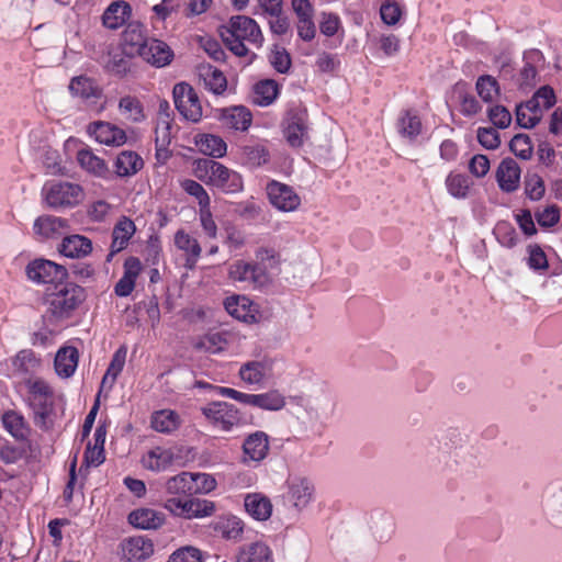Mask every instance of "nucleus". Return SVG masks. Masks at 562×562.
Returning <instances> with one entry per match:
<instances>
[{"label":"nucleus","instance_id":"0e129e2a","mask_svg":"<svg viewBox=\"0 0 562 562\" xmlns=\"http://www.w3.org/2000/svg\"><path fill=\"white\" fill-rule=\"evenodd\" d=\"M476 138L486 149H496L501 145L499 133L494 127H479Z\"/></svg>","mask_w":562,"mask_h":562},{"label":"nucleus","instance_id":"6e6d98bb","mask_svg":"<svg viewBox=\"0 0 562 562\" xmlns=\"http://www.w3.org/2000/svg\"><path fill=\"white\" fill-rule=\"evenodd\" d=\"M245 164L250 167H260L268 162L269 153L261 145L245 146L243 148Z\"/></svg>","mask_w":562,"mask_h":562},{"label":"nucleus","instance_id":"603ef678","mask_svg":"<svg viewBox=\"0 0 562 562\" xmlns=\"http://www.w3.org/2000/svg\"><path fill=\"white\" fill-rule=\"evenodd\" d=\"M226 340L220 333H210L200 337L194 342V348L200 351L216 353L224 349Z\"/></svg>","mask_w":562,"mask_h":562},{"label":"nucleus","instance_id":"69168bd1","mask_svg":"<svg viewBox=\"0 0 562 562\" xmlns=\"http://www.w3.org/2000/svg\"><path fill=\"white\" fill-rule=\"evenodd\" d=\"M200 45L215 61H223L225 59V52L216 40L209 36L201 37Z\"/></svg>","mask_w":562,"mask_h":562},{"label":"nucleus","instance_id":"a878e982","mask_svg":"<svg viewBox=\"0 0 562 562\" xmlns=\"http://www.w3.org/2000/svg\"><path fill=\"white\" fill-rule=\"evenodd\" d=\"M128 522L138 529H157L165 522V516L151 508H137L130 513Z\"/></svg>","mask_w":562,"mask_h":562},{"label":"nucleus","instance_id":"4468645a","mask_svg":"<svg viewBox=\"0 0 562 562\" xmlns=\"http://www.w3.org/2000/svg\"><path fill=\"white\" fill-rule=\"evenodd\" d=\"M149 40L144 25L138 21H132L122 33L121 44L127 56H138Z\"/></svg>","mask_w":562,"mask_h":562},{"label":"nucleus","instance_id":"0eeeda50","mask_svg":"<svg viewBox=\"0 0 562 562\" xmlns=\"http://www.w3.org/2000/svg\"><path fill=\"white\" fill-rule=\"evenodd\" d=\"M266 193L269 203L278 211L283 213L295 212L301 206V198L293 187L271 180L266 186Z\"/></svg>","mask_w":562,"mask_h":562},{"label":"nucleus","instance_id":"393cba45","mask_svg":"<svg viewBox=\"0 0 562 562\" xmlns=\"http://www.w3.org/2000/svg\"><path fill=\"white\" fill-rule=\"evenodd\" d=\"M246 512L256 520L265 521L272 514V504L269 497L261 493H250L245 496Z\"/></svg>","mask_w":562,"mask_h":562},{"label":"nucleus","instance_id":"09e8293b","mask_svg":"<svg viewBox=\"0 0 562 562\" xmlns=\"http://www.w3.org/2000/svg\"><path fill=\"white\" fill-rule=\"evenodd\" d=\"M4 428L16 439H24L29 429L23 416L15 411H8L2 416Z\"/></svg>","mask_w":562,"mask_h":562},{"label":"nucleus","instance_id":"774afa93","mask_svg":"<svg viewBox=\"0 0 562 562\" xmlns=\"http://www.w3.org/2000/svg\"><path fill=\"white\" fill-rule=\"evenodd\" d=\"M168 562H201V552L193 547H184L173 552Z\"/></svg>","mask_w":562,"mask_h":562},{"label":"nucleus","instance_id":"a211bd4d","mask_svg":"<svg viewBox=\"0 0 562 562\" xmlns=\"http://www.w3.org/2000/svg\"><path fill=\"white\" fill-rule=\"evenodd\" d=\"M121 555L128 562H139L149 558L154 552L150 540L144 537H131L124 539L121 544Z\"/></svg>","mask_w":562,"mask_h":562},{"label":"nucleus","instance_id":"7c9ffc66","mask_svg":"<svg viewBox=\"0 0 562 562\" xmlns=\"http://www.w3.org/2000/svg\"><path fill=\"white\" fill-rule=\"evenodd\" d=\"M176 460V456L171 449L156 447L143 457V464L151 471H165L169 469Z\"/></svg>","mask_w":562,"mask_h":562},{"label":"nucleus","instance_id":"37998d69","mask_svg":"<svg viewBox=\"0 0 562 562\" xmlns=\"http://www.w3.org/2000/svg\"><path fill=\"white\" fill-rule=\"evenodd\" d=\"M562 209L557 204L541 205L535 209L533 217L543 229H550L559 224Z\"/></svg>","mask_w":562,"mask_h":562},{"label":"nucleus","instance_id":"1a4fd4ad","mask_svg":"<svg viewBox=\"0 0 562 562\" xmlns=\"http://www.w3.org/2000/svg\"><path fill=\"white\" fill-rule=\"evenodd\" d=\"M203 415L215 427L223 431H229L240 424L239 411L226 402H213L202 408Z\"/></svg>","mask_w":562,"mask_h":562},{"label":"nucleus","instance_id":"473e14b6","mask_svg":"<svg viewBox=\"0 0 562 562\" xmlns=\"http://www.w3.org/2000/svg\"><path fill=\"white\" fill-rule=\"evenodd\" d=\"M78 350L75 347H63L60 348L55 357V370L61 378H69L74 374L78 366Z\"/></svg>","mask_w":562,"mask_h":562},{"label":"nucleus","instance_id":"338daca9","mask_svg":"<svg viewBox=\"0 0 562 562\" xmlns=\"http://www.w3.org/2000/svg\"><path fill=\"white\" fill-rule=\"evenodd\" d=\"M112 210V205L104 201L98 200L92 202L88 207V216L93 222H102L106 218Z\"/></svg>","mask_w":562,"mask_h":562},{"label":"nucleus","instance_id":"e433bc0d","mask_svg":"<svg viewBox=\"0 0 562 562\" xmlns=\"http://www.w3.org/2000/svg\"><path fill=\"white\" fill-rule=\"evenodd\" d=\"M144 166L143 159L135 151L124 150L116 157L114 167L119 177H130L138 172Z\"/></svg>","mask_w":562,"mask_h":562},{"label":"nucleus","instance_id":"e2e57ef3","mask_svg":"<svg viewBox=\"0 0 562 562\" xmlns=\"http://www.w3.org/2000/svg\"><path fill=\"white\" fill-rule=\"evenodd\" d=\"M494 234L504 246L512 247L517 241L515 228L506 221H502L496 224Z\"/></svg>","mask_w":562,"mask_h":562},{"label":"nucleus","instance_id":"f3484780","mask_svg":"<svg viewBox=\"0 0 562 562\" xmlns=\"http://www.w3.org/2000/svg\"><path fill=\"white\" fill-rule=\"evenodd\" d=\"M272 368L273 360L265 356L244 363L239 369V376L248 384H259L270 375Z\"/></svg>","mask_w":562,"mask_h":562},{"label":"nucleus","instance_id":"c85d7f7f","mask_svg":"<svg viewBox=\"0 0 562 562\" xmlns=\"http://www.w3.org/2000/svg\"><path fill=\"white\" fill-rule=\"evenodd\" d=\"M225 310L233 317L245 323H255L257 317L256 310L252 308V303L246 296H231L225 300Z\"/></svg>","mask_w":562,"mask_h":562},{"label":"nucleus","instance_id":"423d86ee","mask_svg":"<svg viewBox=\"0 0 562 562\" xmlns=\"http://www.w3.org/2000/svg\"><path fill=\"white\" fill-rule=\"evenodd\" d=\"M285 485L286 492L283 499L296 512H302L313 502L315 485L310 477L292 474L286 479Z\"/></svg>","mask_w":562,"mask_h":562},{"label":"nucleus","instance_id":"4be33fe9","mask_svg":"<svg viewBox=\"0 0 562 562\" xmlns=\"http://www.w3.org/2000/svg\"><path fill=\"white\" fill-rule=\"evenodd\" d=\"M29 387L32 405L35 408V413L45 418L48 413V400L52 396V390L49 385L41 379H29L26 381Z\"/></svg>","mask_w":562,"mask_h":562},{"label":"nucleus","instance_id":"72a5a7b5","mask_svg":"<svg viewBox=\"0 0 562 562\" xmlns=\"http://www.w3.org/2000/svg\"><path fill=\"white\" fill-rule=\"evenodd\" d=\"M222 121L227 127L244 132L249 128L252 115L245 106H232L223 111Z\"/></svg>","mask_w":562,"mask_h":562},{"label":"nucleus","instance_id":"6e6552de","mask_svg":"<svg viewBox=\"0 0 562 562\" xmlns=\"http://www.w3.org/2000/svg\"><path fill=\"white\" fill-rule=\"evenodd\" d=\"M173 101L178 112L188 121L199 122L203 115L202 105L194 89L187 82L173 87Z\"/></svg>","mask_w":562,"mask_h":562},{"label":"nucleus","instance_id":"58836bf2","mask_svg":"<svg viewBox=\"0 0 562 562\" xmlns=\"http://www.w3.org/2000/svg\"><path fill=\"white\" fill-rule=\"evenodd\" d=\"M119 111L128 122L139 123L146 117L144 106L138 98L134 95H124L119 101Z\"/></svg>","mask_w":562,"mask_h":562},{"label":"nucleus","instance_id":"412c9836","mask_svg":"<svg viewBox=\"0 0 562 562\" xmlns=\"http://www.w3.org/2000/svg\"><path fill=\"white\" fill-rule=\"evenodd\" d=\"M243 452L245 459L260 462L268 456L269 437L263 431H255L250 434L243 443Z\"/></svg>","mask_w":562,"mask_h":562},{"label":"nucleus","instance_id":"b1692460","mask_svg":"<svg viewBox=\"0 0 562 562\" xmlns=\"http://www.w3.org/2000/svg\"><path fill=\"white\" fill-rule=\"evenodd\" d=\"M140 261L136 257H130L124 262V273L117 281L114 292L117 296H127L135 288V281L140 272Z\"/></svg>","mask_w":562,"mask_h":562},{"label":"nucleus","instance_id":"f03ea898","mask_svg":"<svg viewBox=\"0 0 562 562\" xmlns=\"http://www.w3.org/2000/svg\"><path fill=\"white\" fill-rule=\"evenodd\" d=\"M195 173L199 179L225 192L235 193L243 189L240 175L213 159L206 158L199 160L196 162Z\"/></svg>","mask_w":562,"mask_h":562},{"label":"nucleus","instance_id":"f257e3e1","mask_svg":"<svg viewBox=\"0 0 562 562\" xmlns=\"http://www.w3.org/2000/svg\"><path fill=\"white\" fill-rule=\"evenodd\" d=\"M222 37L229 50L240 57L248 54L245 41L256 47H260L263 42L259 25L254 19L246 15L231 18L229 27L222 32Z\"/></svg>","mask_w":562,"mask_h":562},{"label":"nucleus","instance_id":"8fccbe9b","mask_svg":"<svg viewBox=\"0 0 562 562\" xmlns=\"http://www.w3.org/2000/svg\"><path fill=\"white\" fill-rule=\"evenodd\" d=\"M398 133L408 139L416 138L422 133V122L418 115L405 112L397 122Z\"/></svg>","mask_w":562,"mask_h":562},{"label":"nucleus","instance_id":"c756f323","mask_svg":"<svg viewBox=\"0 0 562 562\" xmlns=\"http://www.w3.org/2000/svg\"><path fill=\"white\" fill-rule=\"evenodd\" d=\"M77 161L83 170L98 178H105L110 171L105 160L89 148L77 153Z\"/></svg>","mask_w":562,"mask_h":562},{"label":"nucleus","instance_id":"5fc2aeb1","mask_svg":"<svg viewBox=\"0 0 562 562\" xmlns=\"http://www.w3.org/2000/svg\"><path fill=\"white\" fill-rule=\"evenodd\" d=\"M446 186L452 196L457 199H464L468 196L470 184L467 176L450 173L447 177Z\"/></svg>","mask_w":562,"mask_h":562},{"label":"nucleus","instance_id":"3c124183","mask_svg":"<svg viewBox=\"0 0 562 562\" xmlns=\"http://www.w3.org/2000/svg\"><path fill=\"white\" fill-rule=\"evenodd\" d=\"M127 57L124 50L109 53L106 59L103 61L105 70L117 77L126 75L130 69Z\"/></svg>","mask_w":562,"mask_h":562},{"label":"nucleus","instance_id":"aec40b11","mask_svg":"<svg viewBox=\"0 0 562 562\" xmlns=\"http://www.w3.org/2000/svg\"><path fill=\"white\" fill-rule=\"evenodd\" d=\"M138 56L155 67H164L171 63L173 53L165 42L150 38Z\"/></svg>","mask_w":562,"mask_h":562},{"label":"nucleus","instance_id":"bb28decb","mask_svg":"<svg viewBox=\"0 0 562 562\" xmlns=\"http://www.w3.org/2000/svg\"><path fill=\"white\" fill-rule=\"evenodd\" d=\"M135 233V224L124 217L113 228L112 232V243L110 248V254L108 255L106 260L111 261L114 255L122 251L130 240V238Z\"/></svg>","mask_w":562,"mask_h":562},{"label":"nucleus","instance_id":"20e7f679","mask_svg":"<svg viewBox=\"0 0 562 562\" xmlns=\"http://www.w3.org/2000/svg\"><path fill=\"white\" fill-rule=\"evenodd\" d=\"M85 299L83 288L67 283L46 296L47 314L55 319L68 318Z\"/></svg>","mask_w":562,"mask_h":562},{"label":"nucleus","instance_id":"4c0bfd02","mask_svg":"<svg viewBox=\"0 0 562 562\" xmlns=\"http://www.w3.org/2000/svg\"><path fill=\"white\" fill-rule=\"evenodd\" d=\"M13 373L16 375H27L37 371L41 367V360L29 349L19 351L12 359Z\"/></svg>","mask_w":562,"mask_h":562},{"label":"nucleus","instance_id":"39448f33","mask_svg":"<svg viewBox=\"0 0 562 562\" xmlns=\"http://www.w3.org/2000/svg\"><path fill=\"white\" fill-rule=\"evenodd\" d=\"M164 507L184 519L210 517L216 510L214 502L201 498L168 497Z\"/></svg>","mask_w":562,"mask_h":562},{"label":"nucleus","instance_id":"2f4dec72","mask_svg":"<svg viewBox=\"0 0 562 562\" xmlns=\"http://www.w3.org/2000/svg\"><path fill=\"white\" fill-rule=\"evenodd\" d=\"M199 77L207 90L214 94H222L227 88V80L224 74L210 64H201L198 68Z\"/></svg>","mask_w":562,"mask_h":562},{"label":"nucleus","instance_id":"052dcab7","mask_svg":"<svg viewBox=\"0 0 562 562\" xmlns=\"http://www.w3.org/2000/svg\"><path fill=\"white\" fill-rule=\"evenodd\" d=\"M181 188L198 200L200 209L210 206V196L199 182L186 179L181 182Z\"/></svg>","mask_w":562,"mask_h":562},{"label":"nucleus","instance_id":"c03bdc74","mask_svg":"<svg viewBox=\"0 0 562 562\" xmlns=\"http://www.w3.org/2000/svg\"><path fill=\"white\" fill-rule=\"evenodd\" d=\"M279 93V86L272 79L261 80L254 87V103L260 106L270 105Z\"/></svg>","mask_w":562,"mask_h":562},{"label":"nucleus","instance_id":"79ce46f5","mask_svg":"<svg viewBox=\"0 0 562 562\" xmlns=\"http://www.w3.org/2000/svg\"><path fill=\"white\" fill-rule=\"evenodd\" d=\"M193 484V476L191 473L182 472L167 480L166 492L171 495V497L192 495V490H194Z\"/></svg>","mask_w":562,"mask_h":562},{"label":"nucleus","instance_id":"a18cd8bd","mask_svg":"<svg viewBox=\"0 0 562 562\" xmlns=\"http://www.w3.org/2000/svg\"><path fill=\"white\" fill-rule=\"evenodd\" d=\"M180 426L179 415L170 409L156 412L151 417V427L159 432L169 434Z\"/></svg>","mask_w":562,"mask_h":562},{"label":"nucleus","instance_id":"9b49d317","mask_svg":"<svg viewBox=\"0 0 562 562\" xmlns=\"http://www.w3.org/2000/svg\"><path fill=\"white\" fill-rule=\"evenodd\" d=\"M554 89L544 85L538 88L529 98V131L535 128L543 119L546 112L557 104Z\"/></svg>","mask_w":562,"mask_h":562},{"label":"nucleus","instance_id":"5701e85b","mask_svg":"<svg viewBox=\"0 0 562 562\" xmlns=\"http://www.w3.org/2000/svg\"><path fill=\"white\" fill-rule=\"evenodd\" d=\"M58 250L68 258H83L92 251V243L86 236L69 235L63 238Z\"/></svg>","mask_w":562,"mask_h":562},{"label":"nucleus","instance_id":"f704fd0d","mask_svg":"<svg viewBox=\"0 0 562 562\" xmlns=\"http://www.w3.org/2000/svg\"><path fill=\"white\" fill-rule=\"evenodd\" d=\"M70 92L83 100H98L102 97V89L95 81L86 76H79L71 79L69 85Z\"/></svg>","mask_w":562,"mask_h":562},{"label":"nucleus","instance_id":"a19ab883","mask_svg":"<svg viewBox=\"0 0 562 562\" xmlns=\"http://www.w3.org/2000/svg\"><path fill=\"white\" fill-rule=\"evenodd\" d=\"M237 562H272L271 551L262 542H254L240 548Z\"/></svg>","mask_w":562,"mask_h":562},{"label":"nucleus","instance_id":"bf43d9fd","mask_svg":"<svg viewBox=\"0 0 562 562\" xmlns=\"http://www.w3.org/2000/svg\"><path fill=\"white\" fill-rule=\"evenodd\" d=\"M270 63L280 74H286L292 65L291 56L284 47L276 45L270 54Z\"/></svg>","mask_w":562,"mask_h":562},{"label":"nucleus","instance_id":"c9c22d12","mask_svg":"<svg viewBox=\"0 0 562 562\" xmlns=\"http://www.w3.org/2000/svg\"><path fill=\"white\" fill-rule=\"evenodd\" d=\"M266 411H280L285 406V397L278 390L261 394H249L248 404Z\"/></svg>","mask_w":562,"mask_h":562},{"label":"nucleus","instance_id":"cd10ccee","mask_svg":"<svg viewBox=\"0 0 562 562\" xmlns=\"http://www.w3.org/2000/svg\"><path fill=\"white\" fill-rule=\"evenodd\" d=\"M175 245L179 250L183 251L187 255L186 267L192 269L195 266L202 252V248L198 239L192 237L183 229H179L175 234Z\"/></svg>","mask_w":562,"mask_h":562},{"label":"nucleus","instance_id":"49530a36","mask_svg":"<svg viewBox=\"0 0 562 562\" xmlns=\"http://www.w3.org/2000/svg\"><path fill=\"white\" fill-rule=\"evenodd\" d=\"M306 134L307 126L305 121L297 115L291 116L284 131L288 143L292 147H300L303 145Z\"/></svg>","mask_w":562,"mask_h":562},{"label":"nucleus","instance_id":"6ab92c4d","mask_svg":"<svg viewBox=\"0 0 562 562\" xmlns=\"http://www.w3.org/2000/svg\"><path fill=\"white\" fill-rule=\"evenodd\" d=\"M214 535L225 540L239 541L244 532V521L234 515L218 516L210 524Z\"/></svg>","mask_w":562,"mask_h":562},{"label":"nucleus","instance_id":"7ed1b4c3","mask_svg":"<svg viewBox=\"0 0 562 562\" xmlns=\"http://www.w3.org/2000/svg\"><path fill=\"white\" fill-rule=\"evenodd\" d=\"M44 201L50 209H72L86 199L81 184L64 180H53L43 188Z\"/></svg>","mask_w":562,"mask_h":562},{"label":"nucleus","instance_id":"de8ad7c7","mask_svg":"<svg viewBox=\"0 0 562 562\" xmlns=\"http://www.w3.org/2000/svg\"><path fill=\"white\" fill-rule=\"evenodd\" d=\"M196 145L199 149L207 156L220 158L226 154V143L220 137L211 134L202 135Z\"/></svg>","mask_w":562,"mask_h":562},{"label":"nucleus","instance_id":"dca6fc26","mask_svg":"<svg viewBox=\"0 0 562 562\" xmlns=\"http://www.w3.org/2000/svg\"><path fill=\"white\" fill-rule=\"evenodd\" d=\"M133 13L132 7L124 0L111 2L103 11L101 16L102 25L111 31H115L124 26L131 19Z\"/></svg>","mask_w":562,"mask_h":562},{"label":"nucleus","instance_id":"864d4df0","mask_svg":"<svg viewBox=\"0 0 562 562\" xmlns=\"http://www.w3.org/2000/svg\"><path fill=\"white\" fill-rule=\"evenodd\" d=\"M476 91L484 102H492L499 94L498 83L495 78L490 75H483L477 78Z\"/></svg>","mask_w":562,"mask_h":562},{"label":"nucleus","instance_id":"680f3d73","mask_svg":"<svg viewBox=\"0 0 562 562\" xmlns=\"http://www.w3.org/2000/svg\"><path fill=\"white\" fill-rule=\"evenodd\" d=\"M488 120L497 128H506L510 125L512 114L503 105H493L487 110Z\"/></svg>","mask_w":562,"mask_h":562},{"label":"nucleus","instance_id":"13d9d810","mask_svg":"<svg viewBox=\"0 0 562 562\" xmlns=\"http://www.w3.org/2000/svg\"><path fill=\"white\" fill-rule=\"evenodd\" d=\"M529 268L540 274H546L548 272V257L539 245L529 246Z\"/></svg>","mask_w":562,"mask_h":562},{"label":"nucleus","instance_id":"9d476101","mask_svg":"<svg viewBox=\"0 0 562 562\" xmlns=\"http://www.w3.org/2000/svg\"><path fill=\"white\" fill-rule=\"evenodd\" d=\"M228 278L231 281L239 282L248 288L262 286L268 281V277L260 266L245 260H236L229 266Z\"/></svg>","mask_w":562,"mask_h":562},{"label":"nucleus","instance_id":"4d7b16f0","mask_svg":"<svg viewBox=\"0 0 562 562\" xmlns=\"http://www.w3.org/2000/svg\"><path fill=\"white\" fill-rule=\"evenodd\" d=\"M125 358H126V350L123 348H120L113 356L111 363L106 370V373L104 374L102 379V384L110 383L112 385L117 378V375L121 373V371L124 368L125 364Z\"/></svg>","mask_w":562,"mask_h":562},{"label":"nucleus","instance_id":"ea45409f","mask_svg":"<svg viewBox=\"0 0 562 562\" xmlns=\"http://www.w3.org/2000/svg\"><path fill=\"white\" fill-rule=\"evenodd\" d=\"M66 225V220L53 215H43L35 220L33 228L35 234L44 238H50L59 234Z\"/></svg>","mask_w":562,"mask_h":562},{"label":"nucleus","instance_id":"f8f14e48","mask_svg":"<svg viewBox=\"0 0 562 562\" xmlns=\"http://www.w3.org/2000/svg\"><path fill=\"white\" fill-rule=\"evenodd\" d=\"M27 278L36 283L61 282L68 276L67 269L46 259H35L26 266Z\"/></svg>","mask_w":562,"mask_h":562},{"label":"nucleus","instance_id":"2eb2a0df","mask_svg":"<svg viewBox=\"0 0 562 562\" xmlns=\"http://www.w3.org/2000/svg\"><path fill=\"white\" fill-rule=\"evenodd\" d=\"M521 169L513 158L503 159L495 171V178L503 192H515L520 184Z\"/></svg>","mask_w":562,"mask_h":562},{"label":"nucleus","instance_id":"ddd939ff","mask_svg":"<svg viewBox=\"0 0 562 562\" xmlns=\"http://www.w3.org/2000/svg\"><path fill=\"white\" fill-rule=\"evenodd\" d=\"M87 133L93 137L95 142L106 146L119 147L127 142V136L123 128L105 121L90 123L87 126Z\"/></svg>","mask_w":562,"mask_h":562}]
</instances>
